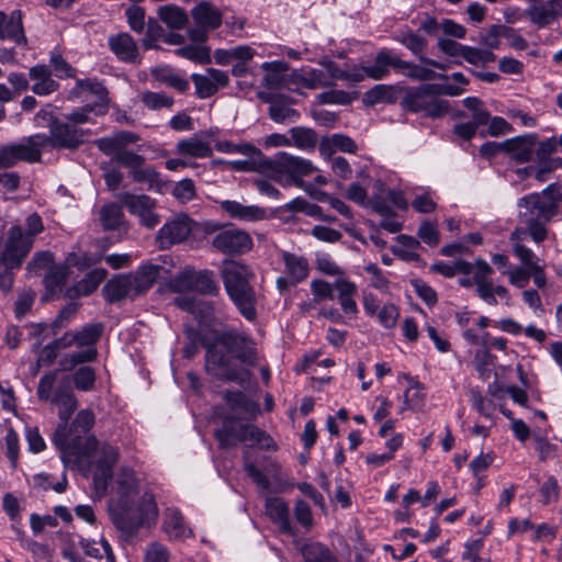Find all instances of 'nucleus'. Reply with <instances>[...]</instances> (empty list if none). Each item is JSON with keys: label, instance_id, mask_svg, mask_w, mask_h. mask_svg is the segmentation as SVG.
<instances>
[{"label": "nucleus", "instance_id": "nucleus-11", "mask_svg": "<svg viewBox=\"0 0 562 562\" xmlns=\"http://www.w3.org/2000/svg\"><path fill=\"white\" fill-rule=\"evenodd\" d=\"M88 135V130L70 124L67 120L50 117L49 135L34 134V138L42 154L47 148L75 150L85 143Z\"/></svg>", "mask_w": 562, "mask_h": 562}, {"label": "nucleus", "instance_id": "nucleus-25", "mask_svg": "<svg viewBox=\"0 0 562 562\" xmlns=\"http://www.w3.org/2000/svg\"><path fill=\"white\" fill-rule=\"evenodd\" d=\"M266 515L279 526L282 532L293 535L288 504L281 497H268L265 505Z\"/></svg>", "mask_w": 562, "mask_h": 562}, {"label": "nucleus", "instance_id": "nucleus-26", "mask_svg": "<svg viewBox=\"0 0 562 562\" xmlns=\"http://www.w3.org/2000/svg\"><path fill=\"white\" fill-rule=\"evenodd\" d=\"M334 286L342 312L347 315H356L358 313V305L355 300L358 293L357 285L348 279L338 278L334 281Z\"/></svg>", "mask_w": 562, "mask_h": 562}, {"label": "nucleus", "instance_id": "nucleus-31", "mask_svg": "<svg viewBox=\"0 0 562 562\" xmlns=\"http://www.w3.org/2000/svg\"><path fill=\"white\" fill-rule=\"evenodd\" d=\"M162 270L164 267L160 265L149 262L142 265L133 276H130L137 295L149 290Z\"/></svg>", "mask_w": 562, "mask_h": 562}, {"label": "nucleus", "instance_id": "nucleus-18", "mask_svg": "<svg viewBox=\"0 0 562 562\" xmlns=\"http://www.w3.org/2000/svg\"><path fill=\"white\" fill-rule=\"evenodd\" d=\"M191 80L199 99L211 98L229 82L228 75L216 68H207L204 74H192Z\"/></svg>", "mask_w": 562, "mask_h": 562}, {"label": "nucleus", "instance_id": "nucleus-56", "mask_svg": "<svg viewBox=\"0 0 562 562\" xmlns=\"http://www.w3.org/2000/svg\"><path fill=\"white\" fill-rule=\"evenodd\" d=\"M557 168L555 164H554V160L551 159V160H542L541 161V167L540 168H536L533 166H528V167H524V168H520L517 170V172L520 175V176H535V178L540 181V182H544L548 180V175L553 171L554 169Z\"/></svg>", "mask_w": 562, "mask_h": 562}, {"label": "nucleus", "instance_id": "nucleus-28", "mask_svg": "<svg viewBox=\"0 0 562 562\" xmlns=\"http://www.w3.org/2000/svg\"><path fill=\"white\" fill-rule=\"evenodd\" d=\"M404 90L398 85H375L364 92L363 103L373 106L379 103H395L398 94Z\"/></svg>", "mask_w": 562, "mask_h": 562}, {"label": "nucleus", "instance_id": "nucleus-34", "mask_svg": "<svg viewBox=\"0 0 562 562\" xmlns=\"http://www.w3.org/2000/svg\"><path fill=\"white\" fill-rule=\"evenodd\" d=\"M282 259L286 276L292 279V283H299L308 276L310 267L307 260L295 254L283 252Z\"/></svg>", "mask_w": 562, "mask_h": 562}, {"label": "nucleus", "instance_id": "nucleus-42", "mask_svg": "<svg viewBox=\"0 0 562 562\" xmlns=\"http://www.w3.org/2000/svg\"><path fill=\"white\" fill-rule=\"evenodd\" d=\"M124 213L116 203H109L101 207L99 220L105 231L119 228L123 224Z\"/></svg>", "mask_w": 562, "mask_h": 562}, {"label": "nucleus", "instance_id": "nucleus-46", "mask_svg": "<svg viewBox=\"0 0 562 562\" xmlns=\"http://www.w3.org/2000/svg\"><path fill=\"white\" fill-rule=\"evenodd\" d=\"M290 133L293 145L302 150H313L317 145V135L311 128L294 127Z\"/></svg>", "mask_w": 562, "mask_h": 562}, {"label": "nucleus", "instance_id": "nucleus-5", "mask_svg": "<svg viewBox=\"0 0 562 562\" xmlns=\"http://www.w3.org/2000/svg\"><path fill=\"white\" fill-rule=\"evenodd\" d=\"M224 290L238 313L248 322L258 317L259 295L252 285L256 274L252 268L237 260H226L221 269Z\"/></svg>", "mask_w": 562, "mask_h": 562}, {"label": "nucleus", "instance_id": "nucleus-64", "mask_svg": "<svg viewBox=\"0 0 562 562\" xmlns=\"http://www.w3.org/2000/svg\"><path fill=\"white\" fill-rule=\"evenodd\" d=\"M294 516L296 521L306 530L314 525V519L310 505L303 499H299L294 506Z\"/></svg>", "mask_w": 562, "mask_h": 562}, {"label": "nucleus", "instance_id": "nucleus-43", "mask_svg": "<svg viewBox=\"0 0 562 562\" xmlns=\"http://www.w3.org/2000/svg\"><path fill=\"white\" fill-rule=\"evenodd\" d=\"M140 102L148 110L160 111L162 109H171L175 104V99L165 92L146 90L140 93Z\"/></svg>", "mask_w": 562, "mask_h": 562}, {"label": "nucleus", "instance_id": "nucleus-8", "mask_svg": "<svg viewBox=\"0 0 562 562\" xmlns=\"http://www.w3.org/2000/svg\"><path fill=\"white\" fill-rule=\"evenodd\" d=\"M103 329V324L91 323L80 329L66 331L61 336L64 346L67 349L76 346L81 350L67 353L61 360V366L65 369H72L78 364L94 361L98 357L95 344L101 338Z\"/></svg>", "mask_w": 562, "mask_h": 562}, {"label": "nucleus", "instance_id": "nucleus-48", "mask_svg": "<svg viewBox=\"0 0 562 562\" xmlns=\"http://www.w3.org/2000/svg\"><path fill=\"white\" fill-rule=\"evenodd\" d=\"M463 104L467 109L472 111V120L470 121L476 128L486 125L491 119L488 111L483 106L480 99L475 97H468L463 99Z\"/></svg>", "mask_w": 562, "mask_h": 562}, {"label": "nucleus", "instance_id": "nucleus-1", "mask_svg": "<svg viewBox=\"0 0 562 562\" xmlns=\"http://www.w3.org/2000/svg\"><path fill=\"white\" fill-rule=\"evenodd\" d=\"M50 403L59 407L58 416L61 424L54 432L53 442L60 450L63 462L81 467L97 452L93 488L98 497L104 496L113 479L112 468L119 460V449L108 442L100 443L94 436H88L85 440L72 438L71 442H68L67 423L77 408L78 401L67 378L57 385Z\"/></svg>", "mask_w": 562, "mask_h": 562}, {"label": "nucleus", "instance_id": "nucleus-29", "mask_svg": "<svg viewBox=\"0 0 562 562\" xmlns=\"http://www.w3.org/2000/svg\"><path fill=\"white\" fill-rule=\"evenodd\" d=\"M191 13L198 26L204 30H216L222 24V13L210 2H200Z\"/></svg>", "mask_w": 562, "mask_h": 562}, {"label": "nucleus", "instance_id": "nucleus-57", "mask_svg": "<svg viewBox=\"0 0 562 562\" xmlns=\"http://www.w3.org/2000/svg\"><path fill=\"white\" fill-rule=\"evenodd\" d=\"M36 293L32 290H25L19 293L14 304V314L18 319L25 316L31 311L35 302Z\"/></svg>", "mask_w": 562, "mask_h": 562}, {"label": "nucleus", "instance_id": "nucleus-24", "mask_svg": "<svg viewBox=\"0 0 562 562\" xmlns=\"http://www.w3.org/2000/svg\"><path fill=\"white\" fill-rule=\"evenodd\" d=\"M13 41L16 44H25L22 13L14 10L10 14L0 11V41Z\"/></svg>", "mask_w": 562, "mask_h": 562}, {"label": "nucleus", "instance_id": "nucleus-55", "mask_svg": "<svg viewBox=\"0 0 562 562\" xmlns=\"http://www.w3.org/2000/svg\"><path fill=\"white\" fill-rule=\"evenodd\" d=\"M176 54L198 64H207L211 61L209 49L203 46L187 45L178 48Z\"/></svg>", "mask_w": 562, "mask_h": 562}, {"label": "nucleus", "instance_id": "nucleus-62", "mask_svg": "<svg viewBox=\"0 0 562 562\" xmlns=\"http://www.w3.org/2000/svg\"><path fill=\"white\" fill-rule=\"evenodd\" d=\"M334 283H329L322 279H315L311 282V291L316 301L321 302L324 300L334 299Z\"/></svg>", "mask_w": 562, "mask_h": 562}, {"label": "nucleus", "instance_id": "nucleus-12", "mask_svg": "<svg viewBox=\"0 0 562 562\" xmlns=\"http://www.w3.org/2000/svg\"><path fill=\"white\" fill-rule=\"evenodd\" d=\"M204 232L214 235L211 244L215 250L224 255H243L254 245L247 232L233 225L222 226L218 223L209 222L204 225Z\"/></svg>", "mask_w": 562, "mask_h": 562}, {"label": "nucleus", "instance_id": "nucleus-39", "mask_svg": "<svg viewBox=\"0 0 562 562\" xmlns=\"http://www.w3.org/2000/svg\"><path fill=\"white\" fill-rule=\"evenodd\" d=\"M157 13L159 19L171 30H181L188 22L186 11L175 4L159 7Z\"/></svg>", "mask_w": 562, "mask_h": 562}, {"label": "nucleus", "instance_id": "nucleus-21", "mask_svg": "<svg viewBox=\"0 0 562 562\" xmlns=\"http://www.w3.org/2000/svg\"><path fill=\"white\" fill-rule=\"evenodd\" d=\"M473 265V283L475 292L481 300L488 305H496L497 300L493 297L491 290H493V281L491 276L493 273L492 267L483 259H476Z\"/></svg>", "mask_w": 562, "mask_h": 562}, {"label": "nucleus", "instance_id": "nucleus-23", "mask_svg": "<svg viewBox=\"0 0 562 562\" xmlns=\"http://www.w3.org/2000/svg\"><path fill=\"white\" fill-rule=\"evenodd\" d=\"M537 135L527 134L504 140V151L515 161L522 164L530 161L535 153Z\"/></svg>", "mask_w": 562, "mask_h": 562}, {"label": "nucleus", "instance_id": "nucleus-61", "mask_svg": "<svg viewBox=\"0 0 562 562\" xmlns=\"http://www.w3.org/2000/svg\"><path fill=\"white\" fill-rule=\"evenodd\" d=\"M317 99L323 104H350L353 100L349 92L344 90H330L322 92L317 95Z\"/></svg>", "mask_w": 562, "mask_h": 562}, {"label": "nucleus", "instance_id": "nucleus-13", "mask_svg": "<svg viewBox=\"0 0 562 562\" xmlns=\"http://www.w3.org/2000/svg\"><path fill=\"white\" fill-rule=\"evenodd\" d=\"M41 157L34 135H32L20 143L2 146L0 148V167L10 168L19 161L40 162Z\"/></svg>", "mask_w": 562, "mask_h": 562}, {"label": "nucleus", "instance_id": "nucleus-54", "mask_svg": "<svg viewBox=\"0 0 562 562\" xmlns=\"http://www.w3.org/2000/svg\"><path fill=\"white\" fill-rule=\"evenodd\" d=\"M64 349H67V347L63 344V337L54 339L41 349L37 357V363L45 367L53 364L58 352Z\"/></svg>", "mask_w": 562, "mask_h": 562}, {"label": "nucleus", "instance_id": "nucleus-59", "mask_svg": "<svg viewBox=\"0 0 562 562\" xmlns=\"http://www.w3.org/2000/svg\"><path fill=\"white\" fill-rule=\"evenodd\" d=\"M5 454L13 469L16 468L19 461V436L13 428L7 430L4 437Z\"/></svg>", "mask_w": 562, "mask_h": 562}, {"label": "nucleus", "instance_id": "nucleus-44", "mask_svg": "<svg viewBox=\"0 0 562 562\" xmlns=\"http://www.w3.org/2000/svg\"><path fill=\"white\" fill-rule=\"evenodd\" d=\"M304 562H338L327 547L319 542L307 543L302 548Z\"/></svg>", "mask_w": 562, "mask_h": 562}, {"label": "nucleus", "instance_id": "nucleus-49", "mask_svg": "<svg viewBox=\"0 0 562 562\" xmlns=\"http://www.w3.org/2000/svg\"><path fill=\"white\" fill-rule=\"evenodd\" d=\"M236 153L250 156V159H255V164L265 173H268L269 170H272L276 167V161L273 159L267 158L259 148L250 144L237 145Z\"/></svg>", "mask_w": 562, "mask_h": 562}, {"label": "nucleus", "instance_id": "nucleus-15", "mask_svg": "<svg viewBox=\"0 0 562 562\" xmlns=\"http://www.w3.org/2000/svg\"><path fill=\"white\" fill-rule=\"evenodd\" d=\"M175 285L179 290L188 289L206 295H215L220 291L214 273L209 270L194 271L187 268L175 280Z\"/></svg>", "mask_w": 562, "mask_h": 562}, {"label": "nucleus", "instance_id": "nucleus-35", "mask_svg": "<svg viewBox=\"0 0 562 562\" xmlns=\"http://www.w3.org/2000/svg\"><path fill=\"white\" fill-rule=\"evenodd\" d=\"M94 423L95 416L91 409L85 408L78 412L69 428L67 427L68 442L70 443L72 438L87 439L88 437L83 438L81 435L90 431Z\"/></svg>", "mask_w": 562, "mask_h": 562}, {"label": "nucleus", "instance_id": "nucleus-17", "mask_svg": "<svg viewBox=\"0 0 562 562\" xmlns=\"http://www.w3.org/2000/svg\"><path fill=\"white\" fill-rule=\"evenodd\" d=\"M192 222L187 215H179L168 221L158 231L156 240L161 249L186 240L192 231Z\"/></svg>", "mask_w": 562, "mask_h": 562}, {"label": "nucleus", "instance_id": "nucleus-41", "mask_svg": "<svg viewBox=\"0 0 562 562\" xmlns=\"http://www.w3.org/2000/svg\"><path fill=\"white\" fill-rule=\"evenodd\" d=\"M130 213L140 217L149 209L156 207V201L146 194L124 193L121 198Z\"/></svg>", "mask_w": 562, "mask_h": 562}, {"label": "nucleus", "instance_id": "nucleus-10", "mask_svg": "<svg viewBox=\"0 0 562 562\" xmlns=\"http://www.w3.org/2000/svg\"><path fill=\"white\" fill-rule=\"evenodd\" d=\"M218 445L223 449L235 447L239 442L249 441L265 450H274L276 445L271 437L251 424H245L235 417L224 418L222 426L214 432Z\"/></svg>", "mask_w": 562, "mask_h": 562}, {"label": "nucleus", "instance_id": "nucleus-38", "mask_svg": "<svg viewBox=\"0 0 562 562\" xmlns=\"http://www.w3.org/2000/svg\"><path fill=\"white\" fill-rule=\"evenodd\" d=\"M319 65L323 66L326 70V78L333 82V86L335 85V80H345L349 83H358L361 82V76L359 74H356V66L352 67L350 70H342L334 60L324 57L321 59Z\"/></svg>", "mask_w": 562, "mask_h": 562}, {"label": "nucleus", "instance_id": "nucleus-51", "mask_svg": "<svg viewBox=\"0 0 562 562\" xmlns=\"http://www.w3.org/2000/svg\"><path fill=\"white\" fill-rule=\"evenodd\" d=\"M68 278V268L65 266H53L49 268L44 282L52 293L61 291Z\"/></svg>", "mask_w": 562, "mask_h": 562}, {"label": "nucleus", "instance_id": "nucleus-30", "mask_svg": "<svg viewBox=\"0 0 562 562\" xmlns=\"http://www.w3.org/2000/svg\"><path fill=\"white\" fill-rule=\"evenodd\" d=\"M104 297L114 303L126 296H136L137 293L130 276H121L110 280L103 288Z\"/></svg>", "mask_w": 562, "mask_h": 562}, {"label": "nucleus", "instance_id": "nucleus-52", "mask_svg": "<svg viewBox=\"0 0 562 562\" xmlns=\"http://www.w3.org/2000/svg\"><path fill=\"white\" fill-rule=\"evenodd\" d=\"M97 374L91 367H81L72 374V382L79 391H90L94 387Z\"/></svg>", "mask_w": 562, "mask_h": 562}, {"label": "nucleus", "instance_id": "nucleus-7", "mask_svg": "<svg viewBox=\"0 0 562 562\" xmlns=\"http://www.w3.org/2000/svg\"><path fill=\"white\" fill-rule=\"evenodd\" d=\"M25 229L20 225L11 226L5 237L0 239V263L20 268L31 249L34 238L44 231L42 218L32 213L25 218Z\"/></svg>", "mask_w": 562, "mask_h": 562}, {"label": "nucleus", "instance_id": "nucleus-50", "mask_svg": "<svg viewBox=\"0 0 562 562\" xmlns=\"http://www.w3.org/2000/svg\"><path fill=\"white\" fill-rule=\"evenodd\" d=\"M106 270L97 268L86 274V277L77 284V292L82 295L92 293L101 282L106 278Z\"/></svg>", "mask_w": 562, "mask_h": 562}, {"label": "nucleus", "instance_id": "nucleus-58", "mask_svg": "<svg viewBox=\"0 0 562 562\" xmlns=\"http://www.w3.org/2000/svg\"><path fill=\"white\" fill-rule=\"evenodd\" d=\"M189 341L184 345L182 353L184 358H193L198 352L201 346L205 348L206 344H212V341H206L199 331L194 329H189L187 331Z\"/></svg>", "mask_w": 562, "mask_h": 562}, {"label": "nucleus", "instance_id": "nucleus-33", "mask_svg": "<svg viewBox=\"0 0 562 562\" xmlns=\"http://www.w3.org/2000/svg\"><path fill=\"white\" fill-rule=\"evenodd\" d=\"M164 530L170 539H184L192 536V531L186 527L182 515L176 508H168L165 512Z\"/></svg>", "mask_w": 562, "mask_h": 562}, {"label": "nucleus", "instance_id": "nucleus-36", "mask_svg": "<svg viewBox=\"0 0 562 562\" xmlns=\"http://www.w3.org/2000/svg\"><path fill=\"white\" fill-rule=\"evenodd\" d=\"M151 75L159 83H164L180 93H184L189 90V81L169 67L155 68Z\"/></svg>", "mask_w": 562, "mask_h": 562}, {"label": "nucleus", "instance_id": "nucleus-20", "mask_svg": "<svg viewBox=\"0 0 562 562\" xmlns=\"http://www.w3.org/2000/svg\"><path fill=\"white\" fill-rule=\"evenodd\" d=\"M108 45L115 57L123 63L139 64L140 55L137 43L126 32L110 35Z\"/></svg>", "mask_w": 562, "mask_h": 562}, {"label": "nucleus", "instance_id": "nucleus-37", "mask_svg": "<svg viewBox=\"0 0 562 562\" xmlns=\"http://www.w3.org/2000/svg\"><path fill=\"white\" fill-rule=\"evenodd\" d=\"M85 92L95 95L100 103H108V90L101 81L95 79H78L75 88L70 91V97L81 99Z\"/></svg>", "mask_w": 562, "mask_h": 562}, {"label": "nucleus", "instance_id": "nucleus-16", "mask_svg": "<svg viewBox=\"0 0 562 562\" xmlns=\"http://www.w3.org/2000/svg\"><path fill=\"white\" fill-rule=\"evenodd\" d=\"M283 86L290 90L305 88L315 90L318 88L333 87V82L328 80L325 72L316 68H302L292 70L283 79Z\"/></svg>", "mask_w": 562, "mask_h": 562}, {"label": "nucleus", "instance_id": "nucleus-47", "mask_svg": "<svg viewBox=\"0 0 562 562\" xmlns=\"http://www.w3.org/2000/svg\"><path fill=\"white\" fill-rule=\"evenodd\" d=\"M389 187L381 180H376L373 184V194L369 199V205L378 214H384L389 212L387 193Z\"/></svg>", "mask_w": 562, "mask_h": 562}, {"label": "nucleus", "instance_id": "nucleus-14", "mask_svg": "<svg viewBox=\"0 0 562 562\" xmlns=\"http://www.w3.org/2000/svg\"><path fill=\"white\" fill-rule=\"evenodd\" d=\"M274 161L276 167L272 170H269L268 173L277 178L280 173L285 172L299 188H303L305 184L302 177L310 176L316 170L310 160L295 157L286 153H280L278 159Z\"/></svg>", "mask_w": 562, "mask_h": 562}, {"label": "nucleus", "instance_id": "nucleus-4", "mask_svg": "<svg viewBox=\"0 0 562 562\" xmlns=\"http://www.w3.org/2000/svg\"><path fill=\"white\" fill-rule=\"evenodd\" d=\"M139 140V136L130 131H119L94 142L95 146L113 161L128 169L130 177L148 189L161 191L165 182L153 166L145 165V157L127 149Z\"/></svg>", "mask_w": 562, "mask_h": 562}, {"label": "nucleus", "instance_id": "nucleus-27", "mask_svg": "<svg viewBox=\"0 0 562 562\" xmlns=\"http://www.w3.org/2000/svg\"><path fill=\"white\" fill-rule=\"evenodd\" d=\"M221 206L231 217L244 222H257L266 217L265 209L257 205H244L237 201L226 200Z\"/></svg>", "mask_w": 562, "mask_h": 562}, {"label": "nucleus", "instance_id": "nucleus-9", "mask_svg": "<svg viewBox=\"0 0 562 562\" xmlns=\"http://www.w3.org/2000/svg\"><path fill=\"white\" fill-rule=\"evenodd\" d=\"M404 91L405 94L401 100L404 111L422 114L428 119L443 117L450 111L449 101L438 97L436 83L408 87Z\"/></svg>", "mask_w": 562, "mask_h": 562}, {"label": "nucleus", "instance_id": "nucleus-6", "mask_svg": "<svg viewBox=\"0 0 562 562\" xmlns=\"http://www.w3.org/2000/svg\"><path fill=\"white\" fill-rule=\"evenodd\" d=\"M562 200L560 187L548 186L541 193H531L517 202L518 217L536 243L547 238L546 224L558 213V201Z\"/></svg>", "mask_w": 562, "mask_h": 562}, {"label": "nucleus", "instance_id": "nucleus-45", "mask_svg": "<svg viewBox=\"0 0 562 562\" xmlns=\"http://www.w3.org/2000/svg\"><path fill=\"white\" fill-rule=\"evenodd\" d=\"M431 270L446 278H452L456 273L471 274L473 265L465 260H457L453 263L439 261L431 266Z\"/></svg>", "mask_w": 562, "mask_h": 562}, {"label": "nucleus", "instance_id": "nucleus-19", "mask_svg": "<svg viewBox=\"0 0 562 562\" xmlns=\"http://www.w3.org/2000/svg\"><path fill=\"white\" fill-rule=\"evenodd\" d=\"M397 55L387 49H381L376 53L373 63L367 66H356V74L361 76V81L366 78L380 81L390 75L391 68L395 69Z\"/></svg>", "mask_w": 562, "mask_h": 562}, {"label": "nucleus", "instance_id": "nucleus-32", "mask_svg": "<svg viewBox=\"0 0 562 562\" xmlns=\"http://www.w3.org/2000/svg\"><path fill=\"white\" fill-rule=\"evenodd\" d=\"M176 151L181 156L192 158H209L213 154L210 143L201 139L198 135L179 140Z\"/></svg>", "mask_w": 562, "mask_h": 562}, {"label": "nucleus", "instance_id": "nucleus-60", "mask_svg": "<svg viewBox=\"0 0 562 562\" xmlns=\"http://www.w3.org/2000/svg\"><path fill=\"white\" fill-rule=\"evenodd\" d=\"M57 381V371H50L40 379L37 396L42 401H52L53 390Z\"/></svg>", "mask_w": 562, "mask_h": 562}, {"label": "nucleus", "instance_id": "nucleus-2", "mask_svg": "<svg viewBox=\"0 0 562 562\" xmlns=\"http://www.w3.org/2000/svg\"><path fill=\"white\" fill-rule=\"evenodd\" d=\"M205 369L216 379L224 382L245 384L250 372L235 364L238 361L245 367H254L258 361L255 340L236 329L217 334L212 344L205 345Z\"/></svg>", "mask_w": 562, "mask_h": 562}, {"label": "nucleus", "instance_id": "nucleus-53", "mask_svg": "<svg viewBox=\"0 0 562 562\" xmlns=\"http://www.w3.org/2000/svg\"><path fill=\"white\" fill-rule=\"evenodd\" d=\"M52 475L47 473H40L33 476V484L36 488H41L43 491L54 490L57 493H64L67 488L68 481L66 473H63L61 480L53 483Z\"/></svg>", "mask_w": 562, "mask_h": 562}, {"label": "nucleus", "instance_id": "nucleus-22", "mask_svg": "<svg viewBox=\"0 0 562 562\" xmlns=\"http://www.w3.org/2000/svg\"><path fill=\"white\" fill-rule=\"evenodd\" d=\"M528 15L530 20L539 25L544 26L562 14V0H528Z\"/></svg>", "mask_w": 562, "mask_h": 562}, {"label": "nucleus", "instance_id": "nucleus-40", "mask_svg": "<svg viewBox=\"0 0 562 562\" xmlns=\"http://www.w3.org/2000/svg\"><path fill=\"white\" fill-rule=\"evenodd\" d=\"M395 40L409 49L419 60L425 57L424 50L427 46V40L411 29L398 31Z\"/></svg>", "mask_w": 562, "mask_h": 562}, {"label": "nucleus", "instance_id": "nucleus-3", "mask_svg": "<svg viewBox=\"0 0 562 562\" xmlns=\"http://www.w3.org/2000/svg\"><path fill=\"white\" fill-rule=\"evenodd\" d=\"M109 515L115 528L125 537H134L139 528L157 517L154 495L140 494L133 470L122 467L115 477Z\"/></svg>", "mask_w": 562, "mask_h": 562}, {"label": "nucleus", "instance_id": "nucleus-63", "mask_svg": "<svg viewBox=\"0 0 562 562\" xmlns=\"http://www.w3.org/2000/svg\"><path fill=\"white\" fill-rule=\"evenodd\" d=\"M398 317V308L391 303L383 305L378 313L379 323L386 329L394 328Z\"/></svg>", "mask_w": 562, "mask_h": 562}]
</instances>
